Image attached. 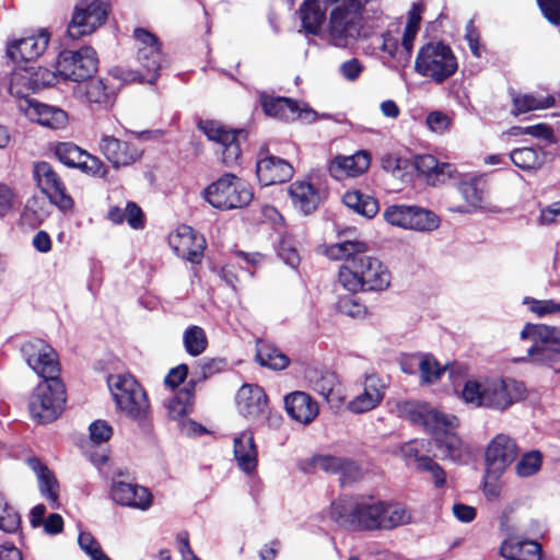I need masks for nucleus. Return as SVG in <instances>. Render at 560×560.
Wrapping results in <instances>:
<instances>
[{
    "mask_svg": "<svg viewBox=\"0 0 560 560\" xmlns=\"http://www.w3.org/2000/svg\"><path fill=\"white\" fill-rule=\"evenodd\" d=\"M284 407L288 415L299 423L310 424L319 413V407L305 392H293L284 397Z\"/></svg>",
    "mask_w": 560,
    "mask_h": 560,
    "instance_id": "cd10ccee",
    "label": "nucleus"
},
{
    "mask_svg": "<svg viewBox=\"0 0 560 560\" xmlns=\"http://www.w3.org/2000/svg\"><path fill=\"white\" fill-rule=\"evenodd\" d=\"M407 225L406 230L430 233L439 229L441 225L440 217L432 210L407 205Z\"/></svg>",
    "mask_w": 560,
    "mask_h": 560,
    "instance_id": "e433bc0d",
    "label": "nucleus"
},
{
    "mask_svg": "<svg viewBox=\"0 0 560 560\" xmlns=\"http://www.w3.org/2000/svg\"><path fill=\"white\" fill-rule=\"evenodd\" d=\"M336 282L334 291L338 294L337 308L340 313L353 318L365 315V306L357 295L370 291H384L389 282Z\"/></svg>",
    "mask_w": 560,
    "mask_h": 560,
    "instance_id": "2eb2a0df",
    "label": "nucleus"
},
{
    "mask_svg": "<svg viewBox=\"0 0 560 560\" xmlns=\"http://www.w3.org/2000/svg\"><path fill=\"white\" fill-rule=\"evenodd\" d=\"M510 158L513 164L523 171H536L545 162V153L534 148L515 149Z\"/></svg>",
    "mask_w": 560,
    "mask_h": 560,
    "instance_id": "c03bdc74",
    "label": "nucleus"
},
{
    "mask_svg": "<svg viewBox=\"0 0 560 560\" xmlns=\"http://www.w3.org/2000/svg\"><path fill=\"white\" fill-rule=\"evenodd\" d=\"M378 40V49L383 52L385 60L399 67H405L410 62L409 56H405L406 51H402L401 42L399 43L390 31L382 33Z\"/></svg>",
    "mask_w": 560,
    "mask_h": 560,
    "instance_id": "a19ab883",
    "label": "nucleus"
},
{
    "mask_svg": "<svg viewBox=\"0 0 560 560\" xmlns=\"http://www.w3.org/2000/svg\"><path fill=\"white\" fill-rule=\"evenodd\" d=\"M513 109L512 114L517 116L532 110L546 109L555 104L553 96L549 94H512Z\"/></svg>",
    "mask_w": 560,
    "mask_h": 560,
    "instance_id": "58836bf2",
    "label": "nucleus"
},
{
    "mask_svg": "<svg viewBox=\"0 0 560 560\" xmlns=\"http://www.w3.org/2000/svg\"><path fill=\"white\" fill-rule=\"evenodd\" d=\"M500 527L505 535L499 553L506 560H541V546L529 539H521L514 535L515 528L509 524L508 516L501 517Z\"/></svg>",
    "mask_w": 560,
    "mask_h": 560,
    "instance_id": "6ab92c4d",
    "label": "nucleus"
},
{
    "mask_svg": "<svg viewBox=\"0 0 560 560\" xmlns=\"http://www.w3.org/2000/svg\"><path fill=\"white\" fill-rule=\"evenodd\" d=\"M108 386L117 407L129 418L141 419L149 408L147 395L131 375H113Z\"/></svg>",
    "mask_w": 560,
    "mask_h": 560,
    "instance_id": "9d476101",
    "label": "nucleus"
},
{
    "mask_svg": "<svg viewBox=\"0 0 560 560\" xmlns=\"http://www.w3.org/2000/svg\"><path fill=\"white\" fill-rule=\"evenodd\" d=\"M424 8L421 3H412L406 16V23L401 35L402 51L411 59L415 40L421 28V20Z\"/></svg>",
    "mask_w": 560,
    "mask_h": 560,
    "instance_id": "4c0bfd02",
    "label": "nucleus"
},
{
    "mask_svg": "<svg viewBox=\"0 0 560 560\" xmlns=\"http://www.w3.org/2000/svg\"><path fill=\"white\" fill-rule=\"evenodd\" d=\"M267 404V395L258 385L245 384L236 394V406L238 412L250 420H255L264 415Z\"/></svg>",
    "mask_w": 560,
    "mask_h": 560,
    "instance_id": "a878e982",
    "label": "nucleus"
},
{
    "mask_svg": "<svg viewBox=\"0 0 560 560\" xmlns=\"http://www.w3.org/2000/svg\"><path fill=\"white\" fill-rule=\"evenodd\" d=\"M381 529H392L401 525H406L411 521L410 511L400 503L383 502Z\"/></svg>",
    "mask_w": 560,
    "mask_h": 560,
    "instance_id": "a18cd8bd",
    "label": "nucleus"
},
{
    "mask_svg": "<svg viewBox=\"0 0 560 560\" xmlns=\"http://www.w3.org/2000/svg\"><path fill=\"white\" fill-rule=\"evenodd\" d=\"M397 409L400 417L435 435V444L443 458L459 460L467 454V447L454 432L459 422L457 417L443 413L420 401H404L398 404Z\"/></svg>",
    "mask_w": 560,
    "mask_h": 560,
    "instance_id": "f257e3e1",
    "label": "nucleus"
},
{
    "mask_svg": "<svg viewBox=\"0 0 560 560\" xmlns=\"http://www.w3.org/2000/svg\"><path fill=\"white\" fill-rule=\"evenodd\" d=\"M83 173H86L96 177H105L107 174V167L101 159L95 155L84 152L81 164L79 166Z\"/></svg>",
    "mask_w": 560,
    "mask_h": 560,
    "instance_id": "338daca9",
    "label": "nucleus"
},
{
    "mask_svg": "<svg viewBox=\"0 0 560 560\" xmlns=\"http://www.w3.org/2000/svg\"><path fill=\"white\" fill-rule=\"evenodd\" d=\"M27 464L37 478L42 495L50 503L52 509H57L59 506V485L54 474L37 458H30Z\"/></svg>",
    "mask_w": 560,
    "mask_h": 560,
    "instance_id": "c9c22d12",
    "label": "nucleus"
},
{
    "mask_svg": "<svg viewBox=\"0 0 560 560\" xmlns=\"http://www.w3.org/2000/svg\"><path fill=\"white\" fill-rule=\"evenodd\" d=\"M371 163L366 151H358L352 155H338L329 163V173L336 179L357 177L368 171Z\"/></svg>",
    "mask_w": 560,
    "mask_h": 560,
    "instance_id": "bb28decb",
    "label": "nucleus"
},
{
    "mask_svg": "<svg viewBox=\"0 0 560 560\" xmlns=\"http://www.w3.org/2000/svg\"><path fill=\"white\" fill-rule=\"evenodd\" d=\"M290 200L303 214L312 213L319 203L318 190L308 180H295L288 187Z\"/></svg>",
    "mask_w": 560,
    "mask_h": 560,
    "instance_id": "473e14b6",
    "label": "nucleus"
},
{
    "mask_svg": "<svg viewBox=\"0 0 560 560\" xmlns=\"http://www.w3.org/2000/svg\"><path fill=\"white\" fill-rule=\"evenodd\" d=\"M97 55L94 48L83 46L77 50L65 49L59 52L54 68L58 69L62 80L83 82L97 71Z\"/></svg>",
    "mask_w": 560,
    "mask_h": 560,
    "instance_id": "9b49d317",
    "label": "nucleus"
},
{
    "mask_svg": "<svg viewBox=\"0 0 560 560\" xmlns=\"http://www.w3.org/2000/svg\"><path fill=\"white\" fill-rule=\"evenodd\" d=\"M387 384L375 373H368L361 383L360 390L347 404V409L362 415L376 409L386 395Z\"/></svg>",
    "mask_w": 560,
    "mask_h": 560,
    "instance_id": "aec40b11",
    "label": "nucleus"
},
{
    "mask_svg": "<svg viewBox=\"0 0 560 560\" xmlns=\"http://www.w3.org/2000/svg\"><path fill=\"white\" fill-rule=\"evenodd\" d=\"M523 303L527 305L530 312H533L539 317L560 312V303H556L552 300H537L534 298H525Z\"/></svg>",
    "mask_w": 560,
    "mask_h": 560,
    "instance_id": "0e129e2a",
    "label": "nucleus"
},
{
    "mask_svg": "<svg viewBox=\"0 0 560 560\" xmlns=\"http://www.w3.org/2000/svg\"><path fill=\"white\" fill-rule=\"evenodd\" d=\"M526 397L522 382L511 377L468 380L462 389V399L475 408L504 412Z\"/></svg>",
    "mask_w": 560,
    "mask_h": 560,
    "instance_id": "20e7f679",
    "label": "nucleus"
},
{
    "mask_svg": "<svg viewBox=\"0 0 560 560\" xmlns=\"http://www.w3.org/2000/svg\"><path fill=\"white\" fill-rule=\"evenodd\" d=\"M33 84H35L36 90L46 86H52L57 84L61 79V74L58 73V69L50 70L47 68H33Z\"/></svg>",
    "mask_w": 560,
    "mask_h": 560,
    "instance_id": "69168bd1",
    "label": "nucleus"
},
{
    "mask_svg": "<svg viewBox=\"0 0 560 560\" xmlns=\"http://www.w3.org/2000/svg\"><path fill=\"white\" fill-rule=\"evenodd\" d=\"M312 465L317 470L340 474L342 481L355 480L360 475L357 464L343 457L316 455L312 458Z\"/></svg>",
    "mask_w": 560,
    "mask_h": 560,
    "instance_id": "2f4dec72",
    "label": "nucleus"
},
{
    "mask_svg": "<svg viewBox=\"0 0 560 560\" xmlns=\"http://www.w3.org/2000/svg\"><path fill=\"white\" fill-rule=\"evenodd\" d=\"M259 103L265 115L276 119L311 124L319 118L306 103H299L289 97L273 96L262 92L259 94Z\"/></svg>",
    "mask_w": 560,
    "mask_h": 560,
    "instance_id": "ddd939ff",
    "label": "nucleus"
},
{
    "mask_svg": "<svg viewBox=\"0 0 560 560\" xmlns=\"http://www.w3.org/2000/svg\"><path fill=\"white\" fill-rule=\"evenodd\" d=\"M168 245L178 257L199 264L203 257L206 240L191 226L183 224L170 233Z\"/></svg>",
    "mask_w": 560,
    "mask_h": 560,
    "instance_id": "412c9836",
    "label": "nucleus"
},
{
    "mask_svg": "<svg viewBox=\"0 0 560 560\" xmlns=\"http://www.w3.org/2000/svg\"><path fill=\"white\" fill-rule=\"evenodd\" d=\"M383 511V502L372 498H340L331 503L330 516L349 528L375 530Z\"/></svg>",
    "mask_w": 560,
    "mask_h": 560,
    "instance_id": "39448f33",
    "label": "nucleus"
},
{
    "mask_svg": "<svg viewBox=\"0 0 560 560\" xmlns=\"http://www.w3.org/2000/svg\"><path fill=\"white\" fill-rule=\"evenodd\" d=\"M33 175L39 189L54 205H56L62 212L72 210L73 200L66 192L63 183L49 163H36L33 168Z\"/></svg>",
    "mask_w": 560,
    "mask_h": 560,
    "instance_id": "a211bd4d",
    "label": "nucleus"
},
{
    "mask_svg": "<svg viewBox=\"0 0 560 560\" xmlns=\"http://www.w3.org/2000/svg\"><path fill=\"white\" fill-rule=\"evenodd\" d=\"M20 515L0 493V530L14 533L20 527Z\"/></svg>",
    "mask_w": 560,
    "mask_h": 560,
    "instance_id": "6e6d98bb",
    "label": "nucleus"
},
{
    "mask_svg": "<svg viewBox=\"0 0 560 560\" xmlns=\"http://www.w3.org/2000/svg\"><path fill=\"white\" fill-rule=\"evenodd\" d=\"M342 202L347 208L368 219L374 218L380 210L377 200L360 190L347 191L342 197Z\"/></svg>",
    "mask_w": 560,
    "mask_h": 560,
    "instance_id": "ea45409f",
    "label": "nucleus"
},
{
    "mask_svg": "<svg viewBox=\"0 0 560 560\" xmlns=\"http://www.w3.org/2000/svg\"><path fill=\"white\" fill-rule=\"evenodd\" d=\"M98 150L114 168L130 166L142 156V150L135 143L109 135L101 136Z\"/></svg>",
    "mask_w": 560,
    "mask_h": 560,
    "instance_id": "4be33fe9",
    "label": "nucleus"
},
{
    "mask_svg": "<svg viewBox=\"0 0 560 560\" xmlns=\"http://www.w3.org/2000/svg\"><path fill=\"white\" fill-rule=\"evenodd\" d=\"M504 472H497L487 466V471L483 481V493L489 501H494L500 498L502 491L501 477Z\"/></svg>",
    "mask_w": 560,
    "mask_h": 560,
    "instance_id": "052dcab7",
    "label": "nucleus"
},
{
    "mask_svg": "<svg viewBox=\"0 0 560 560\" xmlns=\"http://www.w3.org/2000/svg\"><path fill=\"white\" fill-rule=\"evenodd\" d=\"M73 94L90 106L105 108L112 103V92L103 79H89L84 85L75 86Z\"/></svg>",
    "mask_w": 560,
    "mask_h": 560,
    "instance_id": "f704fd0d",
    "label": "nucleus"
},
{
    "mask_svg": "<svg viewBox=\"0 0 560 560\" xmlns=\"http://www.w3.org/2000/svg\"><path fill=\"white\" fill-rule=\"evenodd\" d=\"M28 366L44 381L59 378V362L56 351L44 340L27 341L22 347Z\"/></svg>",
    "mask_w": 560,
    "mask_h": 560,
    "instance_id": "dca6fc26",
    "label": "nucleus"
},
{
    "mask_svg": "<svg viewBox=\"0 0 560 560\" xmlns=\"http://www.w3.org/2000/svg\"><path fill=\"white\" fill-rule=\"evenodd\" d=\"M458 191L465 203L451 208L452 211L459 213H470L482 207L485 192L475 182H464L458 186Z\"/></svg>",
    "mask_w": 560,
    "mask_h": 560,
    "instance_id": "37998d69",
    "label": "nucleus"
},
{
    "mask_svg": "<svg viewBox=\"0 0 560 560\" xmlns=\"http://www.w3.org/2000/svg\"><path fill=\"white\" fill-rule=\"evenodd\" d=\"M328 20L327 40L337 48H348L372 37L382 26V12L370 15L357 0H340Z\"/></svg>",
    "mask_w": 560,
    "mask_h": 560,
    "instance_id": "f03ea898",
    "label": "nucleus"
},
{
    "mask_svg": "<svg viewBox=\"0 0 560 560\" xmlns=\"http://www.w3.org/2000/svg\"><path fill=\"white\" fill-rule=\"evenodd\" d=\"M194 386L179 390L166 405L170 418L180 420L192 410Z\"/></svg>",
    "mask_w": 560,
    "mask_h": 560,
    "instance_id": "09e8293b",
    "label": "nucleus"
},
{
    "mask_svg": "<svg viewBox=\"0 0 560 560\" xmlns=\"http://www.w3.org/2000/svg\"><path fill=\"white\" fill-rule=\"evenodd\" d=\"M80 548L88 555L92 560H112L107 557L97 540L86 532H81L78 538Z\"/></svg>",
    "mask_w": 560,
    "mask_h": 560,
    "instance_id": "680f3d73",
    "label": "nucleus"
},
{
    "mask_svg": "<svg viewBox=\"0 0 560 560\" xmlns=\"http://www.w3.org/2000/svg\"><path fill=\"white\" fill-rule=\"evenodd\" d=\"M517 451V445L511 436L503 433L497 434L488 444L486 464L497 472H505L516 458Z\"/></svg>",
    "mask_w": 560,
    "mask_h": 560,
    "instance_id": "b1692460",
    "label": "nucleus"
},
{
    "mask_svg": "<svg viewBox=\"0 0 560 560\" xmlns=\"http://www.w3.org/2000/svg\"><path fill=\"white\" fill-rule=\"evenodd\" d=\"M84 152V150L72 142L58 143L55 149V154L62 164L75 168H79Z\"/></svg>",
    "mask_w": 560,
    "mask_h": 560,
    "instance_id": "864d4df0",
    "label": "nucleus"
},
{
    "mask_svg": "<svg viewBox=\"0 0 560 560\" xmlns=\"http://www.w3.org/2000/svg\"><path fill=\"white\" fill-rule=\"evenodd\" d=\"M293 172L289 162L277 156L260 159L256 165L258 180L264 186L283 183L293 176Z\"/></svg>",
    "mask_w": 560,
    "mask_h": 560,
    "instance_id": "c85d7f7f",
    "label": "nucleus"
},
{
    "mask_svg": "<svg viewBox=\"0 0 560 560\" xmlns=\"http://www.w3.org/2000/svg\"><path fill=\"white\" fill-rule=\"evenodd\" d=\"M368 244L360 240H347L335 244H322L316 253L330 260H343L340 280H382L390 277L387 266L378 258L364 255Z\"/></svg>",
    "mask_w": 560,
    "mask_h": 560,
    "instance_id": "7ed1b4c3",
    "label": "nucleus"
},
{
    "mask_svg": "<svg viewBox=\"0 0 560 560\" xmlns=\"http://www.w3.org/2000/svg\"><path fill=\"white\" fill-rule=\"evenodd\" d=\"M44 200L32 198L27 200L22 219L30 226H36L44 222L48 215Z\"/></svg>",
    "mask_w": 560,
    "mask_h": 560,
    "instance_id": "5fc2aeb1",
    "label": "nucleus"
},
{
    "mask_svg": "<svg viewBox=\"0 0 560 560\" xmlns=\"http://www.w3.org/2000/svg\"><path fill=\"white\" fill-rule=\"evenodd\" d=\"M256 358L260 365L272 370H283L289 364L288 357L267 342H258Z\"/></svg>",
    "mask_w": 560,
    "mask_h": 560,
    "instance_id": "49530a36",
    "label": "nucleus"
},
{
    "mask_svg": "<svg viewBox=\"0 0 560 560\" xmlns=\"http://www.w3.org/2000/svg\"><path fill=\"white\" fill-rule=\"evenodd\" d=\"M18 108L30 121L47 129L62 130L69 124V116L66 110L34 98L21 100L18 103Z\"/></svg>",
    "mask_w": 560,
    "mask_h": 560,
    "instance_id": "f3484780",
    "label": "nucleus"
},
{
    "mask_svg": "<svg viewBox=\"0 0 560 560\" xmlns=\"http://www.w3.org/2000/svg\"><path fill=\"white\" fill-rule=\"evenodd\" d=\"M429 130L436 135L448 132L453 125V117L441 110H433L428 114L425 119Z\"/></svg>",
    "mask_w": 560,
    "mask_h": 560,
    "instance_id": "13d9d810",
    "label": "nucleus"
},
{
    "mask_svg": "<svg viewBox=\"0 0 560 560\" xmlns=\"http://www.w3.org/2000/svg\"><path fill=\"white\" fill-rule=\"evenodd\" d=\"M327 8L322 0H304L299 9V18L305 33L318 36L323 32Z\"/></svg>",
    "mask_w": 560,
    "mask_h": 560,
    "instance_id": "72a5a7b5",
    "label": "nucleus"
},
{
    "mask_svg": "<svg viewBox=\"0 0 560 560\" xmlns=\"http://www.w3.org/2000/svg\"><path fill=\"white\" fill-rule=\"evenodd\" d=\"M66 404V389L60 378L39 383L30 397V412L38 423H49L62 412Z\"/></svg>",
    "mask_w": 560,
    "mask_h": 560,
    "instance_id": "6e6552de",
    "label": "nucleus"
},
{
    "mask_svg": "<svg viewBox=\"0 0 560 560\" xmlns=\"http://www.w3.org/2000/svg\"><path fill=\"white\" fill-rule=\"evenodd\" d=\"M411 361L418 365L421 381L425 384L438 382L445 371V366H441L436 359L430 354H417L411 358Z\"/></svg>",
    "mask_w": 560,
    "mask_h": 560,
    "instance_id": "de8ad7c7",
    "label": "nucleus"
},
{
    "mask_svg": "<svg viewBox=\"0 0 560 560\" xmlns=\"http://www.w3.org/2000/svg\"><path fill=\"white\" fill-rule=\"evenodd\" d=\"M542 462V454L537 450L524 453L514 467L515 474L520 478L533 477L540 471Z\"/></svg>",
    "mask_w": 560,
    "mask_h": 560,
    "instance_id": "8fccbe9b",
    "label": "nucleus"
},
{
    "mask_svg": "<svg viewBox=\"0 0 560 560\" xmlns=\"http://www.w3.org/2000/svg\"><path fill=\"white\" fill-rule=\"evenodd\" d=\"M133 35L137 48V61L143 71L141 81L152 84L156 81L163 62V54L159 38L144 28H136Z\"/></svg>",
    "mask_w": 560,
    "mask_h": 560,
    "instance_id": "4468645a",
    "label": "nucleus"
},
{
    "mask_svg": "<svg viewBox=\"0 0 560 560\" xmlns=\"http://www.w3.org/2000/svg\"><path fill=\"white\" fill-rule=\"evenodd\" d=\"M458 68L457 58L450 46L443 43H428L418 51L415 70L418 74L442 83Z\"/></svg>",
    "mask_w": 560,
    "mask_h": 560,
    "instance_id": "0eeeda50",
    "label": "nucleus"
},
{
    "mask_svg": "<svg viewBox=\"0 0 560 560\" xmlns=\"http://www.w3.org/2000/svg\"><path fill=\"white\" fill-rule=\"evenodd\" d=\"M415 166L430 185L443 184L454 177L456 172L453 164L439 162L431 154L418 155L415 160Z\"/></svg>",
    "mask_w": 560,
    "mask_h": 560,
    "instance_id": "c756f323",
    "label": "nucleus"
},
{
    "mask_svg": "<svg viewBox=\"0 0 560 560\" xmlns=\"http://www.w3.org/2000/svg\"><path fill=\"white\" fill-rule=\"evenodd\" d=\"M521 338L533 342L528 355L534 363L553 368L560 362V328L527 324L521 331Z\"/></svg>",
    "mask_w": 560,
    "mask_h": 560,
    "instance_id": "1a4fd4ad",
    "label": "nucleus"
},
{
    "mask_svg": "<svg viewBox=\"0 0 560 560\" xmlns=\"http://www.w3.org/2000/svg\"><path fill=\"white\" fill-rule=\"evenodd\" d=\"M311 382L315 392H317L324 398L329 399L335 387L338 385V377L332 372H324L319 375H316V377L312 378Z\"/></svg>",
    "mask_w": 560,
    "mask_h": 560,
    "instance_id": "bf43d9fd",
    "label": "nucleus"
},
{
    "mask_svg": "<svg viewBox=\"0 0 560 560\" xmlns=\"http://www.w3.org/2000/svg\"><path fill=\"white\" fill-rule=\"evenodd\" d=\"M90 440L93 444L106 443L113 435L112 427L104 420H96L89 427Z\"/></svg>",
    "mask_w": 560,
    "mask_h": 560,
    "instance_id": "774afa93",
    "label": "nucleus"
},
{
    "mask_svg": "<svg viewBox=\"0 0 560 560\" xmlns=\"http://www.w3.org/2000/svg\"><path fill=\"white\" fill-rule=\"evenodd\" d=\"M234 457L240 469L246 474L253 472L258 463V452L252 431H243L234 438Z\"/></svg>",
    "mask_w": 560,
    "mask_h": 560,
    "instance_id": "7c9ffc66",
    "label": "nucleus"
},
{
    "mask_svg": "<svg viewBox=\"0 0 560 560\" xmlns=\"http://www.w3.org/2000/svg\"><path fill=\"white\" fill-rule=\"evenodd\" d=\"M109 4L106 0H81L73 9L68 25V35L79 39L91 35L107 20Z\"/></svg>",
    "mask_w": 560,
    "mask_h": 560,
    "instance_id": "f8f14e48",
    "label": "nucleus"
},
{
    "mask_svg": "<svg viewBox=\"0 0 560 560\" xmlns=\"http://www.w3.org/2000/svg\"><path fill=\"white\" fill-rule=\"evenodd\" d=\"M49 40V32L43 28L36 34L9 42L7 54L14 62L33 61L47 49Z\"/></svg>",
    "mask_w": 560,
    "mask_h": 560,
    "instance_id": "5701e85b",
    "label": "nucleus"
},
{
    "mask_svg": "<svg viewBox=\"0 0 560 560\" xmlns=\"http://www.w3.org/2000/svg\"><path fill=\"white\" fill-rule=\"evenodd\" d=\"M417 470L428 472L436 488H442L446 482V474L443 468L428 456L417 459Z\"/></svg>",
    "mask_w": 560,
    "mask_h": 560,
    "instance_id": "4d7b16f0",
    "label": "nucleus"
},
{
    "mask_svg": "<svg viewBox=\"0 0 560 560\" xmlns=\"http://www.w3.org/2000/svg\"><path fill=\"white\" fill-rule=\"evenodd\" d=\"M32 73L33 67H19L11 74L9 92L19 100L18 103L21 100H30L28 93L36 90L35 84L31 82Z\"/></svg>",
    "mask_w": 560,
    "mask_h": 560,
    "instance_id": "79ce46f5",
    "label": "nucleus"
},
{
    "mask_svg": "<svg viewBox=\"0 0 560 560\" xmlns=\"http://www.w3.org/2000/svg\"><path fill=\"white\" fill-rule=\"evenodd\" d=\"M110 497L117 504L141 511L150 509L153 500L148 488L124 481L113 483Z\"/></svg>",
    "mask_w": 560,
    "mask_h": 560,
    "instance_id": "393cba45",
    "label": "nucleus"
},
{
    "mask_svg": "<svg viewBox=\"0 0 560 560\" xmlns=\"http://www.w3.org/2000/svg\"><path fill=\"white\" fill-rule=\"evenodd\" d=\"M202 197L213 208L229 211L247 207L254 198V191L245 179L225 173L203 189Z\"/></svg>",
    "mask_w": 560,
    "mask_h": 560,
    "instance_id": "423d86ee",
    "label": "nucleus"
},
{
    "mask_svg": "<svg viewBox=\"0 0 560 560\" xmlns=\"http://www.w3.org/2000/svg\"><path fill=\"white\" fill-rule=\"evenodd\" d=\"M407 205H390L383 211V219L392 226L406 230Z\"/></svg>",
    "mask_w": 560,
    "mask_h": 560,
    "instance_id": "e2e57ef3",
    "label": "nucleus"
},
{
    "mask_svg": "<svg viewBox=\"0 0 560 560\" xmlns=\"http://www.w3.org/2000/svg\"><path fill=\"white\" fill-rule=\"evenodd\" d=\"M183 343L188 354L200 355L207 348L208 339L205 330L199 326H190L183 334Z\"/></svg>",
    "mask_w": 560,
    "mask_h": 560,
    "instance_id": "3c124183",
    "label": "nucleus"
},
{
    "mask_svg": "<svg viewBox=\"0 0 560 560\" xmlns=\"http://www.w3.org/2000/svg\"><path fill=\"white\" fill-rule=\"evenodd\" d=\"M199 129L207 136L210 141L223 144L226 141H232L234 135L238 130H230L221 122L215 120H205L199 122Z\"/></svg>",
    "mask_w": 560,
    "mask_h": 560,
    "instance_id": "603ef678",
    "label": "nucleus"
}]
</instances>
